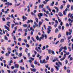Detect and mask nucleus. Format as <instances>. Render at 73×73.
<instances>
[{
  "label": "nucleus",
  "instance_id": "nucleus-1",
  "mask_svg": "<svg viewBox=\"0 0 73 73\" xmlns=\"http://www.w3.org/2000/svg\"><path fill=\"white\" fill-rule=\"evenodd\" d=\"M69 32H68L67 31L66 35L67 36H68V35H72V29H69Z\"/></svg>",
  "mask_w": 73,
  "mask_h": 73
},
{
  "label": "nucleus",
  "instance_id": "nucleus-2",
  "mask_svg": "<svg viewBox=\"0 0 73 73\" xmlns=\"http://www.w3.org/2000/svg\"><path fill=\"white\" fill-rule=\"evenodd\" d=\"M43 16V14H42V13H39L38 14V16L39 17V19H41V16Z\"/></svg>",
  "mask_w": 73,
  "mask_h": 73
},
{
  "label": "nucleus",
  "instance_id": "nucleus-3",
  "mask_svg": "<svg viewBox=\"0 0 73 73\" xmlns=\"http://www.w3.org/2000/svg\"><path fill=\"white\" fill-rule=\"evenodd\" d=\"M44 38V34H42V36H41L39 39V41H41L42 39Z\"/></svg>",
  "mask_w": 73,
  "mask_h": 73
},
{
  "label": "nucleus",
  "instance_id": "nucleus-4",
  "mask_svg": "<svg viewBox=\"0 0 73 73\" xmlns=\"http://www.w3.org/2000/svg\"><path fill=\"white\" fill-rule=\"evenodd\" d=\"M5 5H7H7H12V3H9V2H7V3H5Z\"/></svg>",
  "mask_w": 73,
  "mask_h": 73
},
{
  "label": "nucleus",
  "instance_id": "nucleus-5",
  "mask_svg": "<svg viewBox=\"0 0 73 73\" xmlns=\"http://www.w3.org/2000/svg\"><path fill=\"white\" fill-rule=\"evenodd\" d=\"M61 49H64V50H67V47L66 46H65L64 47H63L62 46L61 47Z\"/></svg>",
  "mask_w": 73,
  "mask_h": 73
},
{
  "label": "nucleus",
  "instance_id": "nucleus-6",
  "mask_svg": "<svg viewBox=\"0 0 73 73\" xmlns=\"http://www.w3.org/2000/svg\"><path fill=\"white\" fill-rule=\"evenodd\" d=\"M56 61H58V63H59V64L60 65H62V63H61V62H60L58 60V58H56Z\"/></svg>",
  "mask_w": 73,
  "mask_h": 73
},
{
  "label": "nucleus",
  "instance_id": "nucleus-7",
  "mask_svg": "<svg viewBox=\"0 0 73 73\" xmlns=\"http://www.w3.org/2000/svg\"><path fill=\"white\" fill-rule=\"evenodd\" d=\"M59 16L61 17L63 16L64 15H63V14H62V13L61 12L59 13Z\"/></svg>",
  "mask_w": 73,
  "mask_h": 73
},
{
  "label": "nucleus",
  "instance_id": "nucleus-8",
  "mask_svg": "<svg viewBox=\"0 0 73 73\" xmlns=\"http://www.w3.org/2000/svg\"><path fill=\"white\" fill-rule=\"evenodd\" d=\"M54 67H55L57 70H59V68L60 67H58H58L56 66H54Z\"/></svg>",
  "mask_w": 73,
  "mask_h": 73
},
{
  "label": "nucleus",
  "instance_id": "nucleus-9",
  "mask_svg": "<svg viewBox=\"0 0 73 73\" xmlns=\"http://www.w3.org/2000/svg\"><path fill=\"white\" fill-rule=\"evenodd\" d=\"M50 32H51V30L47 29V33L48 34H49Z\"/></svg>",
  "mask_w": 73,
  "mask_h": 73
},
{
  "label": "nucleus",
  "instance_id": "nucleus-10",
  "mask_svg": "<svg viewBox=\"0 0 73 73\" xmlns=\"http://www.w3.org/2000/svg\"><path fill=\"white\" fill-rule=\"evenodd\" d=\"M31 71H33L34 72H36V69L35 68H33L31 70Z\"/></svg>",
  "mask_w": 73,
  "mask_h": 73
},
{
  "label": "nucleus",
  "instance_id": "nucleus-11",
  "mask_svg": "<svg viewBox=\"0 0 73 73\" xmlns=\"http://www.w3.org/2000/svg\"><path fill=\"white\" fill-rule=\"evenodd\" d=\"M54 1H52V3H50V6H52V7H53V4H54Z\"/></svg>",
  "mask_w": 73,
  "mask_h": 73
},
{
  "label": "nucleus",
  "instance_id": "nucleus-12",
  "mask_svg": "<svg viewBox=\"0 0 73 73\" xmlns=\"http://www.w3.org/2000/svg\"><path fill=\"white\" fill-rule=\"evenodd\" d=\"M20 68L21 69V70H25V68L22 67V66H20Z\"/></svg>",
  "mask_w": 73,
  "mask_h": 73
},
{
  "label": "nucleus",
  "instance_id": "nucleus-13",
  "mask_svg": "<svg viewBox=\"0 0 73 73\" xmlns=\"http://www.w3.org/2000/svg\"><path fill=\"white\" fill-rule=\"evenodd\" d=\"M15 67L16 68H19V65L17 64H15Z\"/></svg>",
  "mask_w": 73,
  "mask_h": 73
},
{
  "label": "nucleus",
  "instance_id": "nucleus-14",
  "mask_svg": "<svg viewBox=\"0 0 73 73\" xmlns=\"http://www.w3.org/2000/svg\"><path fill=\"white\" fill-rule=\"evenodd\" d=\"M27 25H28L27 24H25L23 25V27L24 28H26V27H27Z\"/></svg>",
  "mask_w": 73,
  "mask_h": 73
},
{
  "label": "nucleus",
  "instance_id": "nucleus-15",
  "mask_svg": "<svg viewBox=\"0 0 73 73\" xmlns=\"http://www.w3.org/2000/svg\"><path fill=\"white\" fill-rule=\"evenodd\" d=\"M7 49L8 51H11L12 50V48H11L9 47L7 48Z\"/></svg>",
  "mask_w": 73,
  "mask_h": 73
},
{
  "label": "nucleus",
  "instance_id": "nucleus-16",
  "mask_svg": "<svg viewBox=\"0 0 73 73\" xmlns=\"http://www.w3.org/2000/svg\"><path fill=\"white\" fill-rule=\"evenodd\" d=\"M52 50H49L48 51V52L49 54H50L51 53V52H52Z\"/></svg>",
  "mask_w": 73,
  "mask_h": 73
},
{
  "label": "nucleus",
  "instance_id": "nucleus-17",
  "mask_svg": "<svg viewBox=\"0 0 73 73\" xmlns=\"http://www.w3.org/2000/svg\"><path fill=\"white\" fill-rule=\"evenodd\" d=\"M22 55L23 54H22V53L21 52L20 54V53L19 54L18 56L19 57H21V56H22Z\"/></svg>",
  "mask_w": 73,
  "mask_h": 73
},
{
  "label": "nucleus",
  "instance_id": "nucleus-18",
  "mask_svg": "<svg viewBox=\"0 0 73 73\" xmlns=\"http://www.w3.org/2000/svg\"><path fill=\"white\" fill-rule=\"evenodd\" d=\"M58 31H59L58 29H57V28L55 30V33H57V32H58Z\"/></svg>",
  "mask_w": 73,
  "mask_h": 73
},
{
  "label": "nucleus",
  "instance_id": "nucleus-19",
  "mask_svg": "<svg viewBox=\"0 0 73 73\" xmlns=\"http://www.w3.org/2000/svg\"><path fill=\"white\" fill-rule=\"evenodd\" d=\"M56 65H57V66H58V67H60V66L59 65V64L58 63V62H56Z\"/></svg>",
  "mask_w": 73,
  "mask_h": 73
},
{
  "label": "nucleus",
  "instance_id": "nucleus-20",
  "mask_svg": "<svg viewBox=\"0 0 73 73\" xmlns=\"http://www.w3.org/2000/svg\"><path fill=\"white\" fill-rule=\"evenodd\" d=\"M63 13L65 16H66V11H63Z\"/></svg>",
  "mask_w": 73,
  "mask_h": 73
},
{
  "label": "nucleus",
  "instance_id": "nucleus-21",
  "mask_svg": "<svg viewBox=\"0 0 73 73\" xmlns=\"http://www.w3.org/2000/svg\"><path fill=\"white\" fill-rule=\"evenodd\" d=\"M64 41V39H62L60 41V42H63Z\"/></svg>",
  "mask_w": 73,
  "mask_h": 73
},
{
  "label": "nucleus",
  "instance_id": "nucleus-22",
  "mask_svg": "<svg viewBox=\"0 0 73 73\" xmlns=\"http://www.w3.org/2000/svg\"><path fill=\"white\" fill-rule=\"evenodd\" d=\"M5 40H8V38L7 37V36H6V35H5Z\"/></svg>",
  "mask_w": 73,
  "mask_h": 73
},
{
  "label": "nucleus",
  "instance_id": "nucleus-23",
  "mask_svg": "<svg viewBox=\"0 0 73 73\" xmlns=\"http://www.w3.org/2000/svg\"><path fill=\"white\" fill-rule=\"evenodd\" d=\"M47 29H52V27L51 26H48Z\"/></svg>",
  "mask_w": 73,
  "mask_h": 73
},
{
  "label": "nucleus",
  "instance_id": "nucleus-24",
  "mask_svg": "<svg viewBox=\"0 0 73 73\" xmlns=\"http://www.w3.org/2000/svg\"><path fill=\"white\" fill-rule=\"evenodd\" d=\"M34 24H35V26H36V27H37V23L36 22H34Z\"/></svg>",
  "mask_w": 73,
  "mask_h": 73
},
{
  "label": "nucleus",
  "instance_id": "nucleus-25",
  "mask_svg": "<svg viewBox=\"0 0 73 73\" xmlns=\"http://www.w3.org/2000/svg\"><path fill=\"white\" fill-rule=\"evenodd\" d=\"M31 38L33 41L36 42V40H35V39H34V38H33V37H32Z\"/></svg>",
  "mask_w": 73,
  "mask_h": 73
},
{
  "label": "nucleus",
  "instance_id": "nucleus-26",
  "mask_svg": "<svg viewBox=\"0 0 73 73\" xmlns=\"http://www.w3.org/2000/svg\"><path fill=\"white\" fill-rule=\"evenodd\" d=\"M51 53H52V54L53 55L55 54V53H54V51H53V50H52V51Z\"/></svg>",
  "mask_w": 73,
  "mask_h": 73
},
{
  "label": "nucleus",
  "instance_id": "nucleus-27",
  "mask_svg": "<svg viewBox=\"0 0 73 73\" xmlns=\"http://www.w3.org/2000/svg\"><path fill=\"white\" fill-rule=\"evenodd\" d=\"M42 23L41 21H40L39 22L38 24L39 25H42Z\"/></svg>",
  "mask_w": 73,
  "mask_h": 73
},
{
  "label": "nucleus",
  "instance_id": "nucleus-28",
  "mask_svg": "<svg viewBox=\"0 0 73 73\" xmlns=\"http://www.w3.org/2000/svg\"><path fill=\"white\" fill-rule=\"evenodd\" d=\"M15 25L14 24H12L11 25V28H12V29H13V27H14V26H15Z\"/></svg>",
  "mask_w": 73,
  "mask_h": 73
},
{
  "label": "nucleus",
  "instance_id": "nucleus-29",
  "mask_svg": "<svg viewBox=\"0 0 73 73\" xmlns=\"http://www.w3.org/2000/svg\"><path fill=\"white\" fill-rule=\"evenodd\" d=\"M25 45L26 46H27L28 48L29 47V45L28 44L26 43L25 44Z\"/></svg>",
  "mask_w": 73,
  "mask_h": 73
},
{
  "label": "nucleus",
  "instance_id": "nucleus-30",
  "mask_svg": "<svg viewBox=\"0 0 73 73\" xmlns=\"http://www.w3.org/2000/svg\"><path fill=\"white\" fill-rule=\"evenodd\" d=\"M66 54H64L63 56V58L65 59V58H66Z\"/></svg>",
  "mask_w": 73,
  "mask_h": 73
},
{
  "label": "nucleus",
  "instance_id": "nucleus-31",
  "mask_svg": "<svg viewBox=\"0 0 73 73\" xmlns=\"http://www.w3.org/2000/svg\"><path fill=\"white\" fill-rule=\"evenodd\" d=\"M5 55L7 57H9V54L8 53H6Z\"/></svg>",
  "mask_w": 73,
  "mask_h": 73
},
{
  "label": "nucleus",
  "instance_id": "nucleus-32",
  "mask_svg": "<svg viewBox=\"0 0 73 73\" xmlns=\"http://www.w3.org/2000/svg\"><path fill=\"white\" fill-rule=\"evenodd\" d=\"M18 31L19 32V31H21V32H23V30L22 29H18Z\"/></svg>",
  "mask_w": 73,
  "mask_h": 73
},
{
  "label": "nucleus",
  "instance_id": "nucleus-33",
  "mask_svg": "<svg viewBox=\"0 0 73 73\" xmlns=\"http://www.w3.org/2000/svg\"><path fill=\"white\" fill-rule=\"evenodd\" d=\"M45 49H46V47H45V46H44L43 47V48L42 49V50H45Z\"/></svg>",
  "mask_w": 73,
  "mask_h": 73
},
{
  "label": "nucleus",
  "instance_id": "nucleus-34",
  "mask_svg": "<svg viewBox=\"0 0 73 73\" xmlns=\"http://www.w3.org/2000/svg\"><path fill=\"white\" fill-rule=\"evenodd\" d=\"M58 28L59 29H61V26L60 25L59 26Z\"/></svg>",
  "mask_w": 73,
  "mask_h": 73
},
{
  "label": "nucleus",
  "instance_id": "nucleus-35",
  "mask_svg": "<svg viewBox=\"0 0 73 73\" xmlns=\"http://www.w3.org/2000/svg\"><path fill=\"white\" fill-rule=\"evenodd\" d=\"M60 9H63V6L62 5H61L60 6Z\"/></svg>",
  "mask_w": 73,
  "mask_h": 73
},
{
  "label": "nucleus",
  "instance_id": "nucleus-36",
  "mask_svg": "<svg viewBox=\"0 0 73 73\" xmlns=\"http://www.w3.org/2000/svg\"><path fill=\"white\" fill-rule=\"evenodd\" d=\"M58 19L59 22H60L61 21V19H59V17H58Z\"/></svg>",
  "mask_w": 73,
  "mask_h": 73
},
{
  "label": "nucleus",
  "instance_id": "nucleus-37",
  "mask_svg": "<svg viewBox=\"0 0 73 73\" xmlns=\"http://www.w3.org/2000/svg\"><path fill=\"white\" fill-rule=\"evenodd\" d=\"M24 17H25V16L24 15H23L22 16V18L23 19V21H25V19H24Z\"/></svg>",
  "mask_w": 73,
  "mask_h": 73
},
{
  "label": "nucleus",
  "instance_id": "nucleus-38",
  "mask_svg": "<svg viewBox=\"0 0 73 73\" xmlns=\"http://www.w3.org/2000/svg\"><path fill=\"white\" fill-rule=\"evenodd\" d=\"M13 39L14 40H16V37H15V36H14L13 35Z\"/></svg>",
  "mask_w": 73,
  "mask_h": 73
},
{
  "label": "nucleus",
  "instance_id": "nucleus-39",
  "mask_svg": "<svg viewBox=\"0 0 73 73\" xmlns=\"http://www.w3.org/2000/svg\"><path fill=\"white\" fill-rule=\"evenodd\" d=\"M31 67H32V68H35V65L32 64H31Z\"/></svg>",
  "mask_w": 73,
  "mask_h": 73
},
{
  "label": "nucleus",
  "instance_id": "nucleus-40",
  "mask_svg": "<svg viewBox=\"0 0 73 73\" xmlns=\"http://www.w3.org/2000/svg\"><path fill=\"white\" fill-rule=\"evenodd\" d=\"M48 66H49V64L46 65H45L46 68H49V67H48Z\"/></svg>",
  "mask_w": 73,
  "mask_h": 73
},
{
  "label": "nucleus",
  "instance_id": "nucleus-41",
  "mask_svg": "<svg viewBox=\"0 0 73 73\" xmlns=\"http://www.w3.org/2000/svg\"><path fill=\"white\" fill-rule=\"evenodd\" d=\"M72 36H69L68 38V40H69V39H70Z\"/></svg>",
  "mask_w": 73,
  "mask_h": 73
},
{
  "label": "nucleus",
  "instance_id": "nucleus-42",
  "mask_svg": "<svg viewBox=\"0 0 73 73\" xmlns=\"http://www.w3.org/2000/svg\"><path fill=\"white\" fill-rule=\"evenodd\" d=\"M21 38H19L18 39V41H21Z\"/></svg>",
  "mask_w": 73,
  "mask_h": 73
},
{
  "label": "nucleus",
  "instance_id": "nucleus-43",
  "mask_svg": "<svg viewBox=\"0 0 73 73\" xmlns=\"http://www.w3.org/2000/svg\"><path fill=\"white\" fill-rule=\"evenodd\" d=\"M58 38H60L61 37V35L60 34H59L58 36Z\"/></svg>",
  "mask_w": 73,
  "mask_h": 73
},
{
  "label": "nucleus",
  "instance_id": "nucleus-44",
  "mask_svg": "<svg viewBox=\"0 0 73 73\" xmlns=\"http://www.w3.org/2000/svg\"><path fill=\"white\" fill-rule=\"evenodd\" d=\"M0 15H0V17H1V16L2 15H3V13L2 12H1Z\"/></svg>",
  "mask_w": 73,
  "mask_h": 73
},
{
  "label": "nucleus",
  "instance_id": "nucleus-45",
  "mask_svg": "<svg viewBox=\"0 0 73 73\" xmlns=\"http://www.w3.org/2000/svg\"><path fill=\"white\" fill-rule=\"evenodd\" d=\"M36 38L37 39V40H38L39 38L38 37V35L37 36Z\"/></svg>",
  "mask_w": 73,
  "mask_h": 73
},
{
  "label": "nucleus",
  "instance_id": "nucleus-46",
  "mask_svg": "<svg viewBox=\"0 0 73 73\" xmlns=\"http://www.w3.org/2000/svg\"><path fill=\"white\" fill-rule=\"evenodd\" d=\"M47 70L46 69H45V72H46V73H50V72L49 71H48V72H47Z\"/></svg>",
  "mask_w": 73,
  "mask_h": 73
},
{
  "label": "nucleus",
  "instance_id": "nucleus-47",
  "mask_svg": "<svg viewBox=\"0 0 73 73\" xmlns=\"http://www.w3.org/2000/svg\"><path fill=\"white\" fill-rule=\"evenodd\" d=\"M14 72L15 73H16L17 72V70H14Z\"/></svg>",
  "mask_w": 73,
  "mask_h": 73
},
{
  "label": "nucleus",
  "instance_id": "nucleus-48",
  "mask_svg": "<svg viewBox=\"0 0 73 73\" xmlns=\"http://www.w3.org/2000/svg\"><path fill=\"white\" fill-rule=\"evenodd\" d=\"M67 73H70V70H67Z\"/></svg>",
  "mask_w": 73,
  "mask_h": 73
},
{
  "label": "nucleus",
  "instance_id": "nucleus-49",
  "mask_svg": "<svg viewBox=\"0 0 73 73\" xmlns=\"http://www.w3.org/2000/svg\"><path fill=\"white\" fill-rule=\"evenodd\" d=\"M66 27H69V25L68 23H66Z\"/></svg>",
  "mask_w": 73,
  "mask_h": 73
},
{
  "label": "nucleus",
  "instance_id": "nucleus-50",
  "mask_svg": "<svg viewBox=\"0 0 73 73\" xmlns=\"http://www.w3.org/2000/svg\"><path fill=\"white\" fill-rule=\"evenodd\" d=\"M1 48H2V49H3V50H5V48H4V47H1Z\"/></svg>",
  "mask_w": 73,
  "mask_h": 73
},
{
  "label": "nucleus",
  "instance_id": "nucleus-51",
  "mask_svg": "<svg viewBox=\"0 0 73 73\" xmlns=\"http://www.w3.org/2000/svg\"><path fill=\"white\" fill-rule=\"evenodd\" d=\"M31 15H32L33 16H35V14L33 12H31Z\"/></svg>",
  "mask_w": 73,
  "mask_h": 73
},
{
  "label": "nucleus",
  "instance_id": "nucleus-52",
  "mask_svg": "<svg viewBox=\"0 0 73 73\" xmlns=\"http://www.w3.org/2000/svg\"><path fill=\"white\" fill-rule=\"evenodd\" d=\"M24 41L25 42V43H27V40L26 39H25L24 40Z\"/></svg>",
  "mask_w": 73,
  "mask_h": 73
},
{
  "label": "nucleus",
  "instance_id": "nucleus-53",
  "mask_svg": "<svg viewBox=\"0 0 73 73\" xmlns=\"http://www.w3.org/2000/svg\"><path fill=\"white\" fill-rule=\"evenodd\" d=\"M49 56H47V57L46 58V60H49Z\"/></svg>",
  "mask_w": 73,
  "mask_h": 73
},
{
  "label": "nucleus",
  "instance_id": "nucleus-54",
  "mask_svg": "<svg viewBox=\"0 0 73 73\" xmlns=\"http://www.w3.org/2000/svg\"><path fill=\"white\" fill-rule=\"evenodd\" d=\"M37 63V62L36 60H35L34 61V64H36Z\"/></svg>",
  "mask_w": 73,
  "mask_h": 73
},
{
  "label": "nucleus",
  "instance_id": "nucleus-55",
  "mask_svg": "<svg viewBox=\"0 0 73 73\" xmlns=\"http://www.w3.org/2000/svg\"><path fill=\"white\" fill-rule=\"evenodd\" d=\"M36 22L37 23H38V18H36Z\"/></svg>",
  "mask_w": 73,
  "mask_h": 73
},
{
  "label": "nucleus",
  "instance_id": "nucleus-56",
  "mask_svg": "<svg viewBox=\"0 0 73 73\" xmlns=\"http://www.w3.org/2000/svg\"><path fill=\"white\" fill-rule=\"evenodd\" d=\"M73 10V5L71 7V11H72Z\"/></svg>",
  "mask_w": 73,
  "mask_h": 73
},
{
  "label": "nucleus",
  "instance_id": "nucleus-57",
  "mask_svg": "<svg viewBox=\"0 0 73 73\" xmlns=\"http://www.w3.org/2000/svg\"><path fill=\"white\" fill-rule=\"evenodd\" d=\"M64 59H64V58H62L60 59V61H63L64 60Z\"/></svg>",
  "mask_w": 73,
  "mask_h": 73
},
{
  "label": "nucleus",
  "instance_id": "nucleus-58",
  "mask_svg": "<svg viewBox=\"0 0 73 73\" xmlns=\"http://www.w3.org/2000/svg\"><path fill=\"white\" fill-rule=\"evenodd\" d=\"M73 60V58L71 57L70 59V61H72Z\"/></svg>",
  "mask_w": 73,
  "mask_h": 73
},
{
  "label": "nucleus",
  "instance_id": "nucleus-59",
  "mask_svg": "<svg viewBox=\"0 0 73 73\" xmlns=\"http://www.w3.org/2000/svg\"><path fill=\"white\" fill-rule=\"evenodd\" d=\"M35 49L36 50H37L38 52V51H39L38 50V48H37V47H36V48H35Z\"/></svg>",
  "mask_w": 73,
  "mask_h": 73
},
{
  "label": "nucleus",
  "instance_id": "nucleus-60",
  "mask_svg": "<svg viewBox=\"0 0 73 73\" xmlns=\"http://www.w3.org/2000/svg\"><path fill=\"white\" fill-rule=\"evenodd\" d=\"M24 31H25V32H27L28 31L27 29H25Z\"/></svg>",
  "mask_w": 73,
  "mask_h": 73
},
{
  "label": "nucleus",
  "instance_id": "nucleus-61",
  "mask_svg": "<svg viewBox=\"0 0 73 73\" xmlns=\"http://www.w3.org/2000/svg\"><path fill=\"white\" fill-rule=\"evenodd\" d=\"M44 38L46 39L47 38V36L46 35H44Z\"/></svg>",
  "mask_w": 73,
  "mask_h": 73
},
{
  "label": "nucleus",
  "instance_id": "nucleus-62",
  "mask_svg": "<svg viewBox=\"0 0 73 73\" xmlns=\"http://www.w3.org/2000/svg\"><path fill=\"white\" fill-rule=\"evenodd\" d=\"M45 61V60H43L42 61V62L41 64H43V63H44V62Z\"/></svg>",
  "mask_w": 73,
  "mask_h": 73
},
{
  "label": "nucleus",
  "instance_id": "nucleus-63",
  "mask_svg": "<svg viewBox=\"0 0 73 73\" xmlns=\"http://www.w3.org/2000/svg\"><path fill=\"white\" fill-rule=\"evenodd\" d=\"M2 20H3V21H5V18H3Z\"/></svg>",
  "mask_w": 73,
  "mask_h": 73
},
{
  "label": "nucleus",
  "instance_id": "nucleus-64",
  "mask_svg": "<svg viewBox=\"0 0 73 73\" xmlns=\"http://www.w3.org/2000/svg\"><path fill=\"white\" fill-rule=\"evenodd\" d=\"M55 22L56 23V24L58 23V21H57V20H56L55 21Z\"/></svg>",
  "mask_w": 73,
  "mask_h": 73
}]
</instances>
